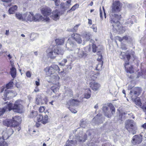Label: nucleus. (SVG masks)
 Returning <instances> with one entry per match:
<instances>
[{
  "label": "nucleus",
  "mask_w": 146,
  "mask_h": 146,
  "mask_svg": "<svg viewBox=\"0 0 146 146\" xmlns=\"http://www.w3.org/2000/svg\"><path fill=\"white\" fill-rule=\"evenodd\" d=\"M121 18V15L118 14H111L110 15V23L112 24V26L114 29L119 33H122L125 31V28L122 27L120 23L119 20Z\"/></svg>",
  "instance_id": "1"
},
{
  "label": "nucleus",
  "mask_w": 146,
  "mask_h": 146,
  "mask_svg": "<svg viewBox=\"0 0 146 146\" xmlns=\"http://www.w3.org/2000/svg\"><path fill=\"white\" fill-rule=\"evenodd\" d=\"M47 56L51 59H54L57 55L62 54L64 53L63 50L57 45L53 46H50L47 50Z\"/></svg>",
  "instance_id": "2"
},
{
  "label": "nucleus",
  "mask_w": 146,
  "mask_h": 146,
  "mask_svg": "<svg viewBox=\"0 0 146 146\" xmlns=\"http://www.w3.org/2000/svg\"><path fill=\"white\" fill-rule=\"evenodd\" d=\"M21 119L18 116H15L13 117L11 119H6L3 121V124L7 127H17L21 122Z\"/></svg>",
  "instance_id": "3"
},
{
  "label": "nucleus",
  "mask_w": 146,
  "mask_h": 146,
  "mask_svg": "<svg viewBox=\"0 0 146 146\" xmlns=\"http://www.w3.org/2000/svg\"><path fill=\"white\" fill-rule=\"evenodd\" d=\"M104 115L108 118L111 117L115 112V109L113 105L110 104L109 105H104L102 107Z\"/></svg>",
  "instance_id": "4"
},
{
  "label": "nucleus",
  "mask_w": 146,
  "mask_h": 146,
  "mask_svg": "<svg viewBox=\"0 0 146 146\" xmlns=\"http://www.w3.org/2000/svg\"><path fill=\"white\" fill-rule=\"evenodd\" d=\"M122 4L119 1H116L113 2L110 7V16L111 14L119 12L121 10Z\"/></svg>",
  "instance_id": "5"
},
{
  "label": "nucleus",
  "mask_w": 146,
  "mask_h": 146,
  "mask_svg": "<svg viewBox=\"0 0 146 146\" xmlns=\"http://www.w3.org/2000/svg\"><path fill=\"white\" fill-rule=\"evenodd\" d=\"M125 124L126 129L130 133L133 135L136 133L137 128L134 126L135 123L133 120H127L125 121Z\"/></svg>",
  "instance_id": "6"
},
{
  "label": "nucleus",
  "mask_w": 146,
  "mask_h": 146,
  "mask_svg": "<svg viewBox=\"0 0 146 146\" xmlns=\"http://www.w3.org/2000/svg\"><path fill=\"white\" fill-rule=\"evenodd\" d=\"M72 56H76L78 58H85L87 56L86 52L80 48H75L74 51L72 52Z\"/></svg>",
  "instance_id": "7"
},
{
  "label": "nucleus",
  "mask_w": 146,
  "mask_h": 146,
  "mask_svg": "<svg viewBox=\"0 0 146 146\" xmlns=\"http://www.w3.org/2000/svg\"><path fill=\"white\" fill-rule=\"evenodd\" d=\"M45 71L48 73V74H55L56 72L60 70L59 67L57 65L54 64L48 67H46L44 69Z\"/></svg>",
  "instance_id": "8"
},
{
  "label": "nucleus",
  "mask_w": 146,
  "mask_h": 146,
  "mask_svg": "<svg viewBox=\"0 0 146 146\" xmlns=\"http://www.w3.org/2000/svg\"><path fill=\"white\" fill-rule=\"evenodd\" d=\"M67 49L70 51L71 53L73 52L75 48H77L75 43L71 41L69 39H68V42L66 44Z\"/></svg>",
  "instance_id": "9"
},
{
  "label": "nucleus",
  "mask_w": 146,
  "mask_h": 146,
  "mask_svg": "<svg viewBox=\"0 0 146 146\" xmlns=\"http://www.w3.org/2000/svg\"><path fill=\"white\" fill-rule=\"evenodd\" d=\"M7 106H10V107L11 108V110H13L15 111L16 112H19V111L23 109V106L21 104L18 103V102L17 101L15 102L13 106L12 104H10Z\"/></svg>",
  "instance_id": "10"
},
{
  "label": "nucleus",
  "mask_w": 146,
  "mask_h": 146,
  "mask_svg": "<svg viewBox=\"0 0 146 146\" xmlns=\"http://www.w3.org/2000/svg\"><path fill=\"white\" fill-rule=\"evenodd\" d=\"M38 96L36 98V103L39 105H41L44 103L46 104L47 102V98L45 96L43 98L40 95Z\"/></svg>",
  "instance_id": "11"
},
{
  "label": "nucleus",
  "mask_w": 146,
  "mask_h": 146,
  "mask_svg": "<svg viewBox=\"0 0 146 146\" xmlns=\"http://www.w3.org/2000/svg\"><path fill=\"white\" fill-rule=\"evenodd\" d=\"M13 131L11 129H9L7 131H3L2 134L3 135V138L1 140H4L7 139L13 133Z\"/></svg>",
  "instance_id": "12"
},
{
  "label": "nucleus",
  "mask_w": 146,
  "mask_h": 146,
  "mask_svg": "<svg viewBox=\"0 0 146 146\" xmlns=\"http://www.w3.org/2000/svg\"><path fill=\"white\" fill-rule=\"evenodd\" d=\"M17 94L16 92L14 91L5 90L4 96L5 97L11 98L15 96Z\"/></svg>",
  "instance_id": "13"
},
{
  "label": "nucleus",
  "mask_w": 146,
  "mask_h": 146,
  "mask_svg": "<svg viewBox=\"0 0 146 146\" xmlns=\"http://www.w3.org/2000/svg\"><path fill=\"white\" fill-rule=\"evenodd\" d=\"M49 20V17H43L40 14H36L34 16V21L36 22L40 21H43L45 20L46 21H48Z\"/></svg>",
  "instance_id": "14"
},
{
  "label": "nucleus",
  "mask_w": 146,
  "mask_h": 146,
  "mask_svg": "<svg viewBox=\"0 0 146 146\" xmlns=\"http://www.w3.org/2000/svg\"><path fill=\"white\" fill-rule=\"evenodd\" d=\"M80 102H81V101H79L77 99H71L68 102H67L66 105L67 106V107L70 106L71 105L74 106H77L79 105V103Z\"/></svg>",
  "instance_id": "15"
},
{
  "label": "nucleus",
  "mask_w": 146,
  "mask_h": 146,
  "mask_svg": "<svg viewBox=\"0 0 146 146\" xmlns=\"http://www.w3.org/2000/svg\"><path fill=\"white\" fill-rule=\"evenodd\" d=\"M51 75L50 76V80L48 81L49 82L53 83H54L55 82H56V84H58V81L60 78L59 76L56 74H51Z\"/></svg>",
  "instance_id": "16"
},
{
  "label": "nucleus",
  "mask_w": 146,
  "mask_h": 146,
  "mask_svg": "<svg viewBox=\"0 0 146 146\" xmlns=\"http://www.w3.org/2000/svg\"><path fill=\"white\" fill-rule=\"evenodd\" d=\"M62 13V12H60L59 10L56 9L53 11L52 17L54 20L56 21L59 19V16Z\"/></svg>",
  "instance_id": "17"
},
{
  "label": "nucleus",
  "mask_w": 146,
  "mask_h": 146,
  "mask_svg": "<svg viewBox=\"0 0 146 146\" xmlns=\"http://www.w3.org/2000/svg\"><path fill=\"white\" fill-rule=\"evenodd\" d=\"M41 10L42 13L45 17H47V16L50 15L51 12V11L49 8H42Z\"/></svg>",
  "instance_id": "18"
},
{
  "label": "nucleus",
  "mask_w": 146,
  "mask_h": 146,
  "mask_svg": "<svg viewBox=\"0 0 146 146\" xmlns=\"http://www.w3.org/2000/svg\"><path fill=\"white\" fill-rule=\"evenodd\" d=\"M142 141L141 136L135 135L133 137L132 142L133 144H138L140 143Z\"/></svg>",
  "instance_id": "19"
},
{
  "label": "nucleus",
  "mask_w": 146,
  "mask_h": 146,
  "mask_svg": "<svg viewBox=\"0 0 146 146\" xmlns=\"http://www.w3.org/2000/svg\"><path fill=\"white\" fill-rule=\"evenodd\" d=\"M72 38L74 39L78 44H81L82 42L80 35L78 34L73 33L72 35Z\"/></svg>",
  "instance_id": "20"
},
{
  "label": "nucleus",
  "mask_w": 146,
  "mask_h": 146,
  "mask_svg": "<svg viewBox=\"0 0 146 146\" xmlns=\"http://www.w3.org/2000/svg\"><path fill=\"white\" fill-rule=\"evenodd\" d=\"M90 87L94 91L97 90L100 87V85L98 83L91 82L90 84Z\"/></svg>",
  "instance_id": "21"
},
{
  "label": "nucleus",
  "mask_w": 146,
  "mask_h": 146,
  "mask_svg": "<svg viewBox=\"0 0 146 146\" xmlns=\"http://www.w3.org/2000/svg\"><path fill=\"white\" fill-rule=\"evenodd\" d=\"M100 75L99 72L95 73L94 72H91L89 75V80H94L96 79L97 76Z\"/></svg>",
  "instance_id": "22"
},
{
  "label": "nucleus",
  "mask_w": 146,
  "mask_h": 146,
  "mask_svg": "<svg viewBox=\"0 0 146 146\" xmlns=\"http://www.w3.org/2000/svg\"><path fill=\"white\" fill-rule=\"evenodd\" d=\"M15 16L18 19L24 21L26 20L27 15L25 13L22 14L19 13H16Z\"/></svg>",
  "instance_id": "23"
},
{
  "label": "nucleus",
  "mask_w": 146,
  "mask_h": 146,
  "mask_svg": "<svg viewBox=\"0 0 146 146\" xmlns=\"http://www.w3.org/2000/svg\"><path fill=\"white\" fill-rule=\"evenodd\" d=\"M128 65H129V62H125L124 65L125 68L126 70V72L130 74L133 73L134 72L133 67L132 66L130 65V66L128 68L127 67V66Z\"/></svg>",
  "instance_id": "24"
},
{
  "label": "nucleus",
  "mask_w": 146,
  "mask_h": 146,
  "mask_svg": "<svg viewBox=\"0 0 146 146\" xmlns=\"http://www.w3.org/2000/svg\"><path fill=\"white\" fill-rule=\"evenodd\" d=\"M71 0H66V3L65 4L62 3L61 4V7L62 9L66 10L71 5L70 3Z\"/></svg>",
  "instance_id": "25"
},
{
  "label": "nucleus",
  "mask_w": 146,
  "mask_h": 146,
  "mask_svg": "<svg viewBox=\"0 0 146 146\" xmlns=\"http://www.w3.org/2000/svg\"><path fill=\"white\" fill-rule=\"evenodd\" d=\"M27 15V18L26 19L27 21H29L30 22L32 21H34V16L33 14V12H31L29 13H25Z\"/></svg>",
  "instance_id": "26"
},
{
  "label": "nucleus",
  "mask_w": 146,
  "mask_h": 146,
  "mask_svg": "<svg viewBox=\"0 0 146 146\" xmlns=\"http://www.w3.org/2000/svg\"><path fill=\"white\" fill-rule=\"evenodd\" d=\"M11 108L9 106H7L3 108H0V116L3 115L6 111L11 110Z\"/></svg>",
  "instance_id": "27"
},
{
  "label": "nucleus",
  "mask_w": 146,
  "mask_h": 146,
  "mask_svg": "<svg viewBox=\"0 0 146 146\" xmlns=\"http://www.w3.org/2000/svg\"><path fill=\"white\" fill-rule=\"evenodd\" d=\"M91 35L90 33L87 32H84L82 34L83 37L87 40H88L90 39Z\"/></svg>",
  "instance_id": "28"
},
{
  "label": "nucleus",
  "mask_w": 146,
  "mask_h": 146,
  "mask_svg": "<svg viewBox=\"0 0 146 146\" xmlns=\"http://www.w3.org/2000/svg\"><path fill=\"white\" fill-rule=\"evenodd\" d=\"M120 57L121 59H124L125 58L129 61L130 58L131 56L129 54H126L124 52H121L120 55Z\"/></svg>",
  "instance_id": "29"
},
{
  "label": "nucleus",
  "mask_w": 146,
  "mask_h": 146,
  "mask_svg": "<svg viewBox=\"0 0 146 146\" xmlns=\"http://www.w3.org/2000/svg\"><path fill=\"white\" fill-rule=\"evenodd\" d=\"M72 92L71 90L68 89L66 91L64 96L65 98L66 99H68L69 97H72Z\"/></svg>",
  "instance_id": "30"
},
{
  "label": "nucleus",
  "mask_w": 146,
  "mask_h": 146,
  "mask_svg": "<svg viewBox=\"0 0 146 146\" xmlns=\"http://www.w3.org/2000/svg\"><path fill=\"white\" fill-rule=\"evenodd\" d=\"M132 90L134 92V94L139 95L142 91V90L140 88L135 87Z\"/></svg>",
  "instance_id": "31"
},
{
  "label": "nucleus",
  "mask_w": 146,
  "mask_h": 146,
  "mask_svg": "<svg viewBox=\"0 0 146 146\" xmlns=\"http://www.w3.org/2000/svg\"><path fill=\"white\" fill-rule=\"evenodd\" d=\"M139 96L134 94V92L132 90L130 91L129 95V96L131 97L132 100L133 101H135L137 97Z\"/></svg>",
  "instance_id": "32"
},
{
  "label": "nucleus",
  "mask_w": 146,
  "mask_h": 146,
  "mask_svg": "<svg viewBox=\"0 0 146 146\" xmlns=\"http://www.w3.org/2000/svg\"><path fill=\"white\" fill-rule=\"evenodd\" d=\"M11 74L13 78H14L16 77V69L14 67H13L11 68Z\"/></svg>",
  "instance_id": "33"
},
{
  "label": "nucleus",
  "mask_w": 146,
  "mask_h": 146,
  "mask_svg": "<svg viewBox=\"0 0 146 146\" xmlns=\"http://www.w3.org/2000/svg\"><path fill=\"white\" fill-rule=\"evenodd\" d=\"M55 41L57 44L60 45H62L64 42V38L57 39L55 40Z\"/></svg>",
  "instance_id": "34"
},
{
  "label": "nucleus",
  "mask_w": 146,
  "mask_h": 146,
  "mask_svg": "<svg viewBox=\"0 0 146 146\" xmlns=\"http://www.w3.org/2000/svg\"><path fill=\"white\" fill-rule=\"evenodd\" d=\"M88 123L87 121H84L83 119L80 121V123L81 127L83 128H85L87 126Z\"/></svg>",
  "instance_id": "35"
},
{
  "label": "nucleus",
  "mask_w": 146,
  "mask_h": 146,
  "mask_svg": "<svg viewBox=\"0 0 146 146\" xmlns=\"http://www.w3.org/2000/svg\"><path fill=\"white\" fill-rule=\"evenodd\" d=\"M48 122V116L47 115H45L44 116H43L42 119L41 120V122L43 124H45L47 123Z\"/></svg>",
  "instance_id": "36"
},
{
  "label": "nucleus",
  "mask_w": 146,
  "mask_h": 146,
  "mask_svg": "<svg viewBox=\"0 0 146 146\" xmlns=\"http://www.w3.org/2000/svg\"><path fill=\"white\" fill-rule=\"evenodd\" d=\"M59 88V87L58 86H54L52 87L51 90L54 93H56L58 91Z\"/></svg>",
  "instance_id": "37"
},
{
  "label": "nucleus",
  "mask_w": 146,
  "mask_h": 146,
  "mask_svg": "<svg viewBox=\"0 0 146 146\" xmlns=\"http://www.w3.org/2000/svg\"><path fill=\"white\" fill-rule=\"evenodd\" d=\"M78 7L79 5L78 4H75L71 8L70 10L67 11V12L70 13L71 11L75 10V9L76 8H78Z\"/></svg>",
  "instance_id": "38"
},
{
  "label": "nucleus",
  "mask_w": 146,
  "mask_h": 146,
  "mask_svg": "<svg viewBox=\"0 0 146 146\" xmlns=\"http://www.w3.org/2000/svg\"><path fill=\"white\" fill-rule=\"evenodd\" d=\"M91 91L90 90H88V92L85 94L84 98H86L88 99L90 98L91 96Z\"/></svg>",
  "instance_id": "39"
},
{
  "label": "nucleus",
  "mask_w": 146,
  "mask_h": 146,
  "mask_svg": "<svg viewBox=\"0 0 146 146\" xmlns=\"http://www.w3.org/2000/svg\"><path fill=\"white\" fill-rule=\"evenodd\" d=\"M103 64V62H102L98 64L96 66V70H100L102 69V67Z\"/></svg>",
  "instance_id": "40"
},
{
  "label": "nucleus",
  "mask_w": 146,
  "mask_h": 146,
  "mask_svg": "<svg viewBox=\"0 0 146 146\" xmlns=\"http://www.w3.org/2000/svg\"><path fill=\"white\" fill-rule=\"evenodd\" d=\"M97 46L95 44H93L92 46V51L93 52H95L97 51ZM98 53H100V51H97Z\"/></svg>",
  "instance_id": "41"
},
{
  "label": "nucleus",
  "mask_w": 146,
  "mask_h": 146,
  "mask_svg": "<svg viewBox=\"0 0 146 146\" xmlns=\"http://www.w3.org/2000/svg\"><path fill=\"white\" fill-rule=\"evenodd\" d=\"M37 113L36 111L32 112L29 115V116L30 117L33 118L35 117L37 115Z\"/></svg>",
  "instance_id": "42"
},
{
  "label": "nucleus",
  "mask_w": 146,
  "mask_h": 146,
  "mask_svg": "<svg viewBox=\"0 0 146 146\" xmlns=\"http://www.w3.org/2000/svg\"><path fill=\"white\" fill-rule=\"evenodd\" d=\"M0 146H7V143L3 140H1V139H0Z\"/></svg>",
  "instance_id": "43"
},
{
  "label": "nucleus",
  "mask_w": 146,
  "mask_h": 146,
  "mask_svg": "<svg viewBox=\"0 0 146 146\" xmlns=\"http://www.w3.org/2000/svg\"><path fill=\"white\" fill-rule=\"evenodd\" d=\"M13 82L11 81L7 84L6 86L7 88L9 89L11 88L13 86Z\"/></svg>",
  "instance_id": "44"
},
{
  "label": "nucleus",
  "mask_w": 146,
  "mask_h": 146,
  "mask_svg": "<svg viewBox=\"0 0 146 146\" xmlns=\"http://www.w3.org/2000/svg\"><path fill=\"white\" fill-rule=\"evenodd\" d=\"M37 120L38 122H41V120L42 119V118H43V116L40 114H39L38 115H37Z\"/></svg>",
  "instance_id": "45"
},
{
  "label": "nucleus",
  "mask_w": 146,
  "mask_h": 146,
  "mask_svg": "<svg viewBox=\"0 0 146 146\" xmlns=\"http://www.w3.org/2000/svg\"><path fill=\"white\" fill-rule=\"evenodd\" d=\"M79 25H76L75 27H74V28L72 29H71L70 30V31L73 32H75L76 31L78 30V27L79 26Z\"/></svg>",
  "instance_id": "46"
},
{
  "label": "nucleus",
  "mask_w": 146,
  "mask_h": 146,
  "mask_svg": "<svg viewBox=\"0 0 146 146\" xmlns=\"http://www.w3.org/2000/svg\"><path fill=\"white\" fill-rule=\"evenodd\" d=\"M67 60L66 59H63L61 63H60V64L62 66H64L65 64L67 62Z\"/></svg>",
  "instance_id": "47"
},
{
  "label": "nucleus",
  "mask_w": 146,
  "mask_h": 146,
  "mask_svg": "<svg viewBox=\"0 0 146 146\" xmlns=\"http://www.w3.org/2000/svg\"><path fill=\"white\" fill-rule=\"evenodd\" d=\"M14 11L15 10H14V9H13V8L11 7L9 8L8 11V12L9 14H12L14 13Z\"/></svg>",
  "instance_id": "48"
},
{
  "label": "nucleus",
  "mask_w": 146,
  "mask_h": 146,
  "mask_svg": "<svg viewBox=\"0 0 146 146\" xmlns=\"http://www.w3.org/2000/svg\"><path fill=\"white\" fill-rule=\"evenodd\" d=\"M137 105L138 106H141V102L140 100H137V101L136 100V99L135 100V101Z\"/></svg>",
  "instance_id": "49"
},
{
  "label": "nucleus",
  "mask_w": 146,
  "mask_h": 146,
  "mask_svg": "<svg viewBox=\"0 0 146 146\" xmlns=\"http://www.w3.org/2000/svg\"><path fill=\"white\" fill-rule=\"evenodd\" d=\"M44 107L43 106H41L39 109V111L40 112H42L44 111Z\"/></svg>",
  "instance_id": "50"
},
{
  "label": "nucleus",
  "mask_w": 146,
  "mask_h": 146,
  "mask_svg": "<svg viewBox=\"0 0 146 146\" xmlns=\"http://www.w3.org/2000/svg\"><path fill=\"white\" fill-rule=\"evenodd\" d=\"M121 48L123 50H126L127 49L126 45L124 44H122L121 46Z\"/></svg>",
  "instance_id": "51"
},
{
  "label": "nucleus",
  "mask_w": 146,
  "mask_h": 146,
  "mask_svg": "<svg viewBox=\"0 0 146 146\" xmlns=\"http://www.w3.org/2000/svg\"><path fill=\"white\" fill-rule=\"evenodd\" d=\"M26 75L29 78L31 76V73L29 71H28L27 72Z\"/></svg>",
  "instance_id": "52"
},
{
  "label": "nucleus",
  "mask_w": 146,
  "mask_h": 146,
  "mask_svg": "<svg viewBox=\"0 0 146 146\" xmlns=\"http://www.w3.org/2000/svg\"><path fill=\"white\" fill-rule=\"evenodd\" d=\"M70 111L72 113H77V111L75 109H69Z\"/></svg>",
  "instance_id": "53"
},
{
  "label": "nucleus",
  "mask_w": 146,
  "mask_h": 146,
  "mask_svg": "<svg viewBox=\"0 0 146 146\" xmlns=\"http://www.w3.org/2000/svg\"><path fill=\"white\" fill-rule=\"evenodd\" d=\"M91 28H92L94 32H96L97 31V28L96 27H95L94 26V25H93L91 27Z\"/></svg>",
  "instance_id": "54"
},
{
  "label": "nucleus",
  "mask_w": 146,
  "mask_h": 146,
  "mask_svg": "<svg viewBox=\"0 0 146 146\" xmlns=\"http://www.w3.org/2000/svg\"><path fill=\"white\" fill-rule=\"evenodd\" d=\"M100 16L101 18L102 19V20L103 19V16H102V10L101 9V8L100 7Z\"/></svg>",
  "instance_id": "55"
},
{
  "label": "nucleus",
  "mask_w": 146,
  "mask_h": 146,
  "mask_svg": "<svg viewBox=\"0 0 146 146\" xmlns=\"http://www.w3.org/2000/svg\"><path fill=\"white\" fill-rule=\"evenodd\" d=\"M123 40H127L128 39V37L127 36H123Z\"/></svg>",
  "instance_id": "56"
},
{
  "label": "nucleus",
  "mask_w": 146,
  "mask_h": 146,
  "mask_svg": "<svg viewBox=\"0 0 146 146\" xmlns=\"http://www.w3.org/2000/svg\"><path fill=\"white\" fill-rule=\"evenodd\" d=\"M98 115H97L93 119V121H94L96 119H97V120H98V119H98Z\"/></svg>",
  "instance_id": "57"
},
{
  "label": "nucleus",
  "mask_w": 146,
  "mask_h": 146,
  "mask_svg": "<svg viewBox=\"0 0 146 146\" xmlns=\"http://www.w3.org/2000/svg\"><path fill=\"white\" fill-rule=\"evenodd\" d=\"M60 70L58 71V73L60 74L63 75L64 74V71L63 70V71H61L60 72Z\"/></svg>",
  "instance_id": "58"
},
{
  "label": "nucleus",
  "mask_w": 146,
  "mask_h": 146,
  "mask_svg": "<svg viewBox=\"0 0 146 146\" xmlns=\"http://www.w3.org/2000/svg\"><path fill=\"white\" fill-rule=\"evenodd\" d=\"M39 80L38 79V81H35L36 84L37 86H38L40 85V83H39Z\"/></svg>",
  "instance_id": "59"
},
{
  "label": "nucleus",
  "mask_w": 146,
  "mask_h": 146,
  "mask_svg": "<svg viewBox=\"0 0 146 146\" xmlns=\"http://www.w3.org/2000/svg\"><path fill=\"white\" fill-rule=\"evenodd\" d=\"M9 30H6V33H5V35H9Z\"/></svg>",
  "instance_id": "60"
},
{
  "label": "nucleus",
  "mask_w": 146,
  "mask_h": 146,
  "mask_svg": "<svg viewBox=\"0 0 146 146\" xmlns=\"http://www.w3.org/2000/svg\"><path fill=\"white\" fill-rule=\"evenodd\" d=\"M88 23L90 25H92V20L91 19H88Z\"/></svg>",
  "instance_id": "61"
},
{
  "label": "nucleus",
  "mask_w": 146,
  "mask_h": 146,
  "mask_svg": "<svg viewBox=\"0 0 146 146\" xmlns=\"http://www.w3.org/2000/svg\"><path fill=\"white\" fill-rule=\"evenodd\" d=\"M118 39L119 40V41L121 42L123 40V38L122 37H118Z\"/></svg>",
  "instance_id": "62"
},
{
  "label": "nucleus",
  "mask_w": 146,
  "mask_h": 146,
  "mask_svg": "<svg viewBox=\"0 0 146 146\" xmlns=\"http://www.w3.org/2000/svg\"><path fill=\"white\" fill-rule=\"evenodd\" d=\"M97 60L98 61L100 62V63H101L102 62H103L102 60V59L100 58H97Z\"/></svg>",
  "instance_id": "63"
},
{
  "label": "nucleus",
  "mask_w": 146,
  "mask_h": 146,
  "mask_svg": "<svg viewBox=\"0 0 146 146\" xmlns=\"http://www.w3.org/2000/svg\"><path fill=\"white\" fill-rule=\"evenodd\" d=\"M11 8H13V9H14V10H15L17 9V6L15 5L13 7H12Z\"/></svg>",
  "instance_id": "64"
}]
</instances>
